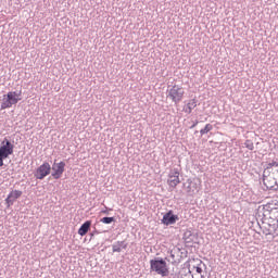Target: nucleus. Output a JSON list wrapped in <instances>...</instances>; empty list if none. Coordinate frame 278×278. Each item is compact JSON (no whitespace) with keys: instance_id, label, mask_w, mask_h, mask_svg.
Wrapping results in <instances>:
<instances>
[{"instance_id":"21","label":"nucleus","mask_w":278,"mask_h":278,"mask_svg":"<svg viewBox=\"0 0 278 278\" xmlns=\"http://www.w3.org/2000/svg\"><path fill=\"white\" fill-rule=\"evenodd\" d=\"M100 223H103L104 225H112V223H116V218L115 217H102L100 219Z\"/></svg>"},{"instance_id":"20","label":"nucleus","mask_w":278,"mask_h":278,"mask_svg":"<svg viewBox=\"0 0 278 278\" xmlns=\"http://www.w3.org/2000/svg\"><path fill=\"white\" fill-rule=\"evenodd\" d=\"M180 173H179V168L175 167V168H172L168 173V178L169 179H173L174 178H177L179 177Z\"/></svg>"},{"instance_id":"1","label":"nucleus","mask_w":278,"mask_h":278,"mask_svg":"<svg viewBox=\"0 0 278 278\" xmlns=\"http://www.w3.org/2000/svg\"><path fill=\"white\" fill-rule=\"evenodd\" d=\"M257 225L260 229H262L263 233L265 236H273V238H276L278 236V223L273 219H268V217H256Z\"/></svg>"},{"instance_id":"11","label":"nucleus","mask_w":278,"mask_h":278,"mask_svg":"<svg viewBox=\"0 0 278 278\" xmlns=\"http://www.w3.org/2000/svg\"><path fill=\"white\" fill-rule=\"evenodd\" d=\"M21 197H23V191L12 190L5 199L7 206L12 207V205H14V202L16 201V199H21Z\"/></svg>"},{"instance_id":"30","label":"nucleus","mask_w":278,"mask_h":278,"mask_svg":"<svg viewBox=\"0 0 278 278\" xmlns=\"http://www.w3.org/2000/svg\"><path fill=\"white\" fill-rule=\"evenodd\" d=\"M197 134H199V130H195V131H194V135H195V136H197Z\"/></svg>"},{"instance_id":"19","label":"nucleus","mask_w":278,"mask_h":278,"mask_svg":"<svg viewBox=\"0 0 278 278\" xmlns=\"http://www.w3.org/2000/svg\"><path fill=\"white\" fill-rule=\"evenodd\" d=\"M212 129H214V126H212V124H206L205 127L200 130V135L205 136V134H210Z\"/></svg>"},{"instance_id":"26","label":"nucleus","mask_w":278,"mask_h":278,"mask_svg":"<svg viewBox=\"0 0 278 278\" xmlns=\"http://www.w3.org/2000/svg\"><path fill=\"white\" fill-rule=\"evenodd\" d=\"M188 256V251L180 249V257L184 260V257Z\"/></svg>"},{"instance_id":"27","label":"nucleus","mask_w":278,"mask_h":278,"mask_svg":"<svg viewBox=\"0 0 278 278\" xmlns=\"http://www.w3.org/2000/svg\"><path fill=\"white\" fill-rule=\"evenodd\" d=\"M97 235H99V230L94 229L93 231L90 232V238L93 239Z\"/></svg>"},{"instance_id":"15","label":"nucleus","mask_w":278,"mask_h":278,"mask_svg":"<svg viewBox=\"0 0 278 278\" xmlns=\"http://www.w3.org/2000/svg\"><path fill=\"white\" fill-rule=\"evenodd\" d=\"M90 227H92V220H86L78 229V236H86L88 231H90Z\"/></svg>"},{"instance_id":"16","label":"nucleus","mask_w":278,"mask_h":278,"mask_svg":"<svg viewBox=\"0 0 278 278\" xmlns=\"http://www.w3.org/2000/svg\"><path fill=\"white\" fill-rule=\"evenodd\" d=\"M193 268L195 269V273H197V274H193L194 278L195 277L205 278V276H203V269L205 268V263L200 261V263Z\"/></svg>"},{"instance_id":"24","label":"nucleus","mask_w":278,"mask_h":278,"mask_svg":"<svg viewBox=\"0 0 278 278\" xmlns=\"http://www.w3.org/2000/svg\"><path fill=\"white\" fill-rule=\"evenodd\" d=\"M274 166H278V161L273 160L270 163L267 164L264 170L268 173Z\"/></svg>"},{"instance_id":"2","label":"nucleus","mask_w":278,"mask_h":278,"mask_svg":"<svg viewBox=\"0 0 278 278\" xmlns=\"http://www.w3.org/2000/svg\"><path fill=\"white\" fill-rule=\"evenodd\" d=\"M23 94V91H9L7 94L2 96V99L0 100L1 110H8L12 108V105H16L18 101H21L23 98H21Z\"/></svg>"},{"instance_id":"3","label":"nucleus","mask_w":278,"mask_h":278,"mask_svg":"<svg viewBox=\"0 0 278 278\" xmlns=\"http://www.w3.org/2000/svg\"><path fill=\"white\" fill-rule=\"evenodd\" d=\"M262 217L278 223V205L275 207L270 206V204L260 206L256 213V218Z\"/></svg>"},{"instance_id":"12","label":"nucleus","mask_w":278,"mask_h":278,"mask_svg":"<svg viewBox=\"0 0 278 278\" xmlns=\"http://www.w3.org/2000/svg\"><path fill=\"white\" fill-rule=\"evenodd\" d=\"M181 248H174L173 250H170L169 254L172 257V262L173 264H179L181 262Z\"/></svg>"},{"instance_id":"29","label":"nucleus","mask_w":278,"mask_h":278,"mask_svg":"<svg viewBox=\"0 0 278 278\" xmlns=\"http://www.w3.org/2000/svg\"><path fill=\"white\" fill-rule=\"evenodd\" d=\"M110 212H112V208H106V210H103V211H101V214H110Z\"/></svg>"},{"instance_id":"14","label":"nucleus","mask_w":278,"mask_h":278,"mask_svg":"<svg viewBox=\"0 0 278 278\" xmlns=\"http://www.w3.org/2000/svg\"><path fill=\"white\" fill-rule=\"evenodd\" d=\"M129 247V243L126 241H116L115 243L112 244L113 253H121L124 250Z\"/></svg>"},{"instance_id":"8","label":"nucleus","mask_w":278,"mask_h":278,"mask_svg":"<svg viewBox=\"0 0 278 278\" xmlns=\"http://www.w3.org/2000/svg\"><path fill=\"white\" fill-rule=\"evenodd\" d=\"M263 185L265 186L266 190H271L273 192H277L276 191V181H275V172L273 174H270V172H263Z\"/></svg>"},{"instance_id":"13","label":"nucleus","mask_w":278,"mask_h":278,"mask_svg":"<svg viewBox=\"0 0 278 278\" xmlns=\"http://www.w3.org/2000/svg\"><path fill=\"white\" fill-rule=\"evenodd\" d=\"M182 239L185 240L186 244H192V242L197 240V233L192 232L190 229H187L182 235Z\"/></svg>"},{"instance_id":"18","label":"nucleus","mask_w":278,"mask_h":278,"mask_svg":"<svg viewBox=\"0 0 278 278\" xmlns=\"http://www.w3.org/2000/svg\"><path fill=\"white\" fill-rule=\"evenodd\" d=\"M167 184L169 186V188H177V186H179V184H181V180L179 179V177H173V178H168L167 179Z\"/></svg>"},{"instance_id":"7","label":"nucleus","mask_w":278,"mask_h":278,"mask_svg":"<svg viewBox=\"0 0 278 278\" xmlns=\"http://www.w3.org/2000/svg\"><path fill=\"white\" fill-rule=\"evenodd\" d=\"M51 173V164L49 162H43L38 168L34 170L35 179L42 181L46 177H49Z\"/></svg>"},{"instance_id":"10","label":"nucleus","mask_w":278,"mask_h":278,"mask_svg":"<svg viewBox=\"0 0 278 278\" xmlns=\"http://www.w3.org/2000/svg\"><path fill=\"white\" fill-rule=\"evenodd\" d=\"M177 220H179V215H175L173 210H169L166 214L163 215L161 223L162 225H166V227H168L169 225H175Z\"/></svg>"},{"instance_id":"17","label":"nucleus","mask_w":278,"mask_h":278,"mask_svg":"<svg viewBox=\"0 0 278 278\" xmlns=\"http://www.w3.org/2000/svg\"><path fill=\"white\" fill-rule=\"evenodd\" d=\"M194 108H197V100L192 99L185 108H184V112H186V114H192V110H194Z\"/></svg>"},{"instance_id":"5","label":"nucleus","mask_w":278,"mask_h":278,"mask_svg":"<svg viewBox=\"0 0 278 278\" xmlns=\"http://www.w3.org/2000/svg\"><path fill=\"white\" fill-rule=\"evenodd\" d=\"M168 88L169 90H167V99H170L175 105H179V103L184 101V94H186L184 87L179 85H173L172 88L170 86H168Z\"/></svg>"},{"instance_id":"28","label":"nucleus","mask_w":278,"mask_h":278,"mask_svg":"<svg viewBox=\"0 0 278 278\" xmlns=\"http://www.w3.org/2000/svg\"><path fill=\"white\" fill-rule=\"evenodd\" d=\"M197 125H199V121H194L193 124L190 126V129H194V127H197Z\"/></svg>"},{"instance_id":"25","label":"nucleus","mask_w":278,"mask_h":278,"mask_svg":"<svg viewBox=\"0 0 278 278\" xmlns=\"http://www.w3.org/2000/svg\"><path fill=\"white\" fill-rule=\"evenodd\" d=\"M275 186H276V192L278 191V169H276L275 172Z\"/></svg>"},{"instance_id":"9","label":"nucleus","mask_w":278,"mask_h":278,"mask_svg":"<svg viewBox=\"0 0 278 278\" xmlns=\"http://www.w3.org/2000/svg\"><path fill=\"white\" fill-rule=\"evenodd\" d=\"M66 168V163L61 161V162H55L52 164V167H51V170L52 173L51 174V177L53 179H61L62 178V175H64V170Z\"/></svg>"},{"instance_id":"23","label":"nucleus","mask_w":278,"mask_h":278,"mask_svg":"<svg viewBox=\"0 0 278 278\" xmlns=\"http://www.w3.org/2000/svg\"><path fill=\"white\" fill-rule=\"evenodd\" d=\"M187 193L190 194L192 192V188H194L197 186V184L192 182V180L188 179L187 180Z\"/></svg>"},{"instance_id":"4","label":"nucleus","mask_w":278,"mask_h":278,"mask_svg":"<svg viewBox=\"0 0 278 278\" xmlns=\"http://www.w3.org/2000/svg\"><path fill=\"white\" fill-rule=\"evenodd\" d=\"M150 270L152 273H156V275H161V277H168V265L166 261L162 257H155L150 261Z\"/></svg>"},{"instance_id":"6","label":"nucleus","mask_w":278,"mask_h":278,"mask_svg":"<svg viewBox=\"0 0 278 278\" xmlns=\"http://www.w3.org/2000/svg\"><path fill=\"white\" fill-rule=\"evenodd\" d=\"M14 153V144L10 139L4 138L0 146V168L3 166V160H8Z\"/></svg>"},{"instance_id":"22","label":"nucleus","mask_w":278,"mask_h":278,"mask_svg":"<svg viewBox=\"0 0 278 278\" xmlns=\"http://www.w3.org/2000/svg\"><path fill=\"white\" fill-rule=\"evenodd\" d=\"M245 149H249V151H253L255 149V146L253 144V141L251 139H247L244 142Z\"/></svg>"}]
</instances>
